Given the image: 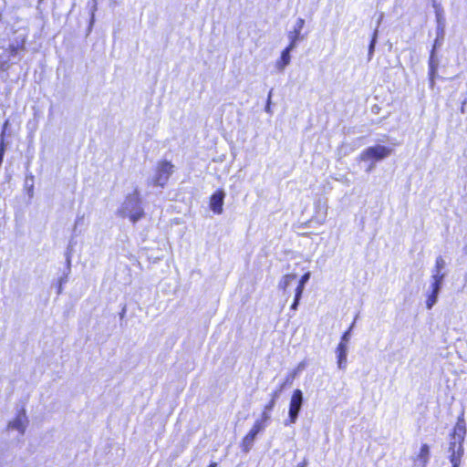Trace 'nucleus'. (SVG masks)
<instances>
[{
    "label": "nucleus",
    "mask_w": 467,
    "mask_h": 467,
    "mask_svg": "<svg viewBox=\"0 0 467 467\" xmlns=\"http://www.w3.org/2000/svg\"><path fill=\"white\" fill-rule=\"evenodd\" d=\"M116 214L121 218H129L132 223H136L144 216V209L138 187H135L131 193L125 196Z\"/></svg>",
    "instance_id": "nucleus-1"
},
{
    "label": "nucleus",
    "mask_w": 467,
    "mask_h": 467,
    "mask_svg": "<svg viewBox=\"0 0 467 467\" xmlns=\"http://www.w3.org/2000/svg\"><path fill=\"white\" fill-rule=\"evenodd\" d=\"M174 166L171 162L162 161L158 162L154 175L149 180L148 184L164 188L168 183L171 175L173 173Z\"/></svg>",
    "instance_id": "nucleus-2"
},
{
    "label": "nucleus",
    "mask_w": 467,
    "mask_h": 467,
    "mask_svg": "<svg viewBox=\"0 0 467 467\" xmlns=\"http://www.w3.org/2000/svg\"><path fill=\"white\" fill-rule=\"evenodd\" d=\"M391 153V149L383 145H375L367 148L359 155L360 161H381Z\"/></svg>",
    "instance_id": "nucleus-3"
},
{
    "label": "nucleus",
    "mask_w": 467,
    "mask_h": 467,
    "mask_svg": "<svg viewBox=\"0 0 467 467\" xmlns=\"http://www.w3.org/2000/svg\"><path fill=\"white\" fill-rule=\"evenodd\" d=\"M304 402L303 392L301 389H296L293 391L289 402L288 420L285 422V425L294 424L297 420L299 412Z\"/></svg>",
    "instance_id": "nucleus-4"
},
{
    "label": "nucleus",
    "mask_w": 467,
    "mask_h": 467,
    "mask_svg": "<svg viewBox=\"0 0 467 467\" xmlns=\"http://www.w3.org/2000/svg\"><path fill=\"white\" fill-rule=\"evenodd\" d=\"M442 286L443 284L430 281V285L425 291V306L428 310H431L438 302Z\"/></svg>",
    "instance_id": "nucleus-5"
},
{
    "label": "nucleus",
    "mask_w": 467,
    "mask_h": 467,
    "mask_svg": "<svg viewBox=\"0 0 467 467\" xmlns=\"http://www.w3.org/2000/svg\"><path fill=\"white\" fill-rule=\"evenodd\" d=\"M265 431L261 422H254L249 432L244 437L241 442V448L244 452H248L252 449L256 436Z\"/></svg>",
    "instance_id": "nucleus-6"
},
{
    "label": "nucleus",
    "mask_w": 467,
    "mask_h": 467,
    "mask_svg": "<svg viewBox=\"0 0 467 467\" xmlns=\"http://www.w3.org/2000/svg\"><path fill=\"white\" fill-rule=\"evenodd\" d=\"M28 425V419L26 410L21 409L16 418L8 423V429L17 431L20 435H23Z\"/></svg>",
    "instance_id": "nucleus-7"
},
{
    "label": "nucleus",
    "mask_w": 467,
    "mask_h": 467,
    "mask_svg": "<svg viewBox=\"0 0 467 467\" xmlns=\"http://www.w3.org/2000/svg\"><path fill=\"white\" fill-rule=\"evenodd\" d=\"M305 26V19L298 17L293 26V29L287 33V37L289 39V45L291 47H296L297 43L304 39V36L301 35V31Z\"/></svg>",
    "instance_id": "nucleus-8"
},
{
    "label": "nucleus",
    "mask_w": 467,
    "mask_h": 467,
    "mask_svg": "<svg viewBox=\"0 0 467 467\" xmlns=\"http://www.w3.org/2000/svg\"><path fill=\"white\" fill-rule=\"evenodd\" d=\"M466 434V423L463 418V414L457 419L456 424L453 428L451 441H456V445L462 444L464 441Z\"/></svg>",
    "instance_id": "nucleus-9"
},
{
    "label": "nucleus",
    "mask_w": 467,
    "mask_h": 467,
    "mask_svg": "<svg viewBox=\"0 0 467 467\" xmlns=\"http://www.w3.org/2000/svg\"><path fill=\"white\" fill-rule=\"evenodd\" d=\"M431 459L430 446L426 443L420 446V451L414 458V465L416 467H427Z\"/></svg>",
    "instance_id": "nucleus-10"
},
{
    "label": "nucleus",
    "mask_w": 467,
    "mask_h": 467,
    "mask_svg": "<svg viewBox=\"0 0 467 467\" xmlns=\"http://www.w3.org/2000/svg\"><path fill=\"white\" fill-rule=\"evenodd\" d=\"M224 196L225 193L223 190L216 191L211 196L210 208L214 213L221 214L223 213Z\"/></svg>",
    "instance_id": "nucleus-11"
},
{
    "label": "nucleus",
    "mask_w": 467,
    "mask_h": 467,
    "mask_svg": "<svg viewBox=\"0 0 467 467\" xmlns=\"http://www.w3.org/2000/svg\"><path fill=\"white\" fill-rule=\"evenodd\" d=\"M348 345H344V343H338L336 348V356H337V364L339 369L345 370L348 366Z\"/></svg>",
    "instance_id": "nucleus-12"
},
{
    "label": "nucleus",
    "mask_w": 467,
    "mask_h": 467,
    "mask_svg": "<svg viewBox=\"0 0 467 467\" xmlns=\"http://www.w3.org/2000/svg\"><path fill=\"white\" fill-rule=\"evenodd\" d=\"M462 451L463 449L462 444L456 445V441L450 442V462L451 463V467H460Z\"/></svg>",
    "instance_id": "nucleus-13"
},
{
    "label": "nucleus",
    "mask_w": 467,
    "mask_h": 467,
    "mask_svg": "<svg viewBox=\"0 0 467 467\" xmlns=\"http://www.w3.org/2000/svg\"><path fill=\"white\" fill-rule=\"evenodd\" d=\"M439 61L435 57V47L432 48L430 58H429V78L430 86H434V78L438 70Z\"/></svg>",
    "instance_id": "nucleus-14"
},
{
    "label": "nucleus",
    "mask_w": 467,
    "mask_h": 467,
    "mask_svg": "<svg viewBox=\"0 0 467 467\" xmlns=\"http://www.w3.org/2000/svg\"><path fill=\"white\" fill-rule=\"evenodd\" d=\"M295 47H291L290 45H288L281 53L280 58L275 62V67L279 71H283L286 66L290 64L291 61V56L290 53Z\"/></svg>",
    "instance_id": "nucleus-15"
},
{
    "label": "nucleus",
    "mask_w": 467,
    "mask_h": 467,
    "mask_svg": "<svg viewBox=\"0 0 467 467\" xmlns=\"http://www.w3.org/2000/svg\"><path fill=\"white\" fill-rule=\"evenodd\" d=\"M296 278V275L295 274H287L285 275L280 281L278 282V289L285 293L287 287Z\"/></svg>",
    "instance_id": "nucleus-16"
},
{
    "label": "nucleus",
    "mask_w": 467,
    "mask_h": 467,
    "mask_svg": "<svg viewBox=\"0 0 467 467\" xmlns=\"http://www.w3.org/2000/svg\"><path fill=\"white\" fill-rule=\"evenodd\" d=\"M445 277V271L431 268V275L430 281L443 284Z\"/></svg>",
    "instance_id": "nucleus-17"
},
{
    "label": "nucleus",
    "mask_w": 467,
    "mask_h": 467,
    "mask_svg": "<svg viewBox=\"0 0 467 467\" xmlns=\"http://www.w3.org/2000/svg\"><path fill=\"white\" fill-rule=\"evenodd\" d=\"M378 33L379 30L376 28L372 34V37L368 46V61L372 59L374 56L375 47L378 40Z\"/></svg>",
    "instance_id": "nucleus-18"
},
{
    "label": "nucleus",
    "mask_w": 467,
    "mask_h": 467,
    "mask_svg": "<svg viewBox=\"0 0 467 467\" xmlns=\"http://www.w3.org/2000/svg\"><path fill=\"white\" fill-rule=\"evenodd\" d=\"M310 276H311L310 272H306V273H305V274L301 276V278H300V280H299V282H298V284H297V286H296V291H299V293H302V294H303V291H304V289H305V285H306V284L309 281Z\"/></svg>",
    "instance_id": "nucleus-19"
},
{
    "label": "nucleus",
    "mask_w": 467,
    "mask_h": 467,
    "mask_svg": "<svg viewBox=\"0 0 467 467\" xmlns=\"http://www.w3.org/2000/svg\"><path fill=\"white\" fill-rule=\"evenodd\" d=\"M435 8H436V20H437V24H438V31H441V33L442 34L443 26H444V16H443L442 11L441 10L440 7L435 6Z\"/></svg>",
    "instance_id": "nucleus-20"
},
{
    "label": "nucleus",
    "mask_w": 467,
    "mask_h": 467,
    "mask_svg": "<svg viewBox=\"0 0 467 467\" xmlns=\"http://www.w3.org/2000/svg\"><path fill=\"white\" fill-rule=\"evenodd\" d=\"M445 267H446V261H445V259L441 255H439L436 258L435 265H434V266L432 268L444 271Z\"/></svg>",
    "instance_id": "nucleus-21"
},
{
    "label": "nucleus",
    "mask_w": 467,
    "mask_h": 467,
    "mask_svg": "<svg viewBox=\"0 0 467 467\" xmlns=\"http://www.w3.org/2000/svg\"><path fill=\"white\" fill-rule=\"evenodd\" d=\"M270 420V412L263 410L260 419H257L254 422H261L264 426V430L267 426V421Z\"/></svg>",
    "instance_id": "nucleus-22"
},
{
    "label": "nucleus",
    "mask_w": 467,
    "mask_h": 467,
    "mask_svg": "<svg viewBox=\"0 0 467 467\" xmlns=\"http://www.w3.org/2000/svg\"><path fill=\"white\" fill-rule=\"evenodd\" d=\"M353 327H354V323H352L351 326L349 327V328L341 336L339 343H344V345H348V341L350 340L351 331H352Z\"/></svg>",
    "instance_id": "nucleus-23"
},
{
    "label": "nucleus",
    "mask_w": 467,
    "mask_h": 467,
    "mask_svg": "<svg viewBox=\"0 0 467 467\" xmlns=\"http://www.w3.org/2000/svg\"><path fill=\"white\" fill-rule=\"evenodd\" d=\"M301 296H302V293H299V291H295V298H294V301L291 305V310L293 311H296L297 310V307L299 306V302H300V299H301Z\"/></svg>",
    "instance_id": "nucleus-24"
},
{
    "label": "nucleus",
    "mask_w": 467,
    "mask_h": 467,
    "mask_svg": "<svg viewBox=\"0 0 467 467\" xmlns=\"http://www.w3.org/2000/svg\"><path fill=\"white\" fill-rule=\"evenodd\" d=\"M8 126H9V120L6 119L3 124L2 131L0 134V141L5 142V132H6Z\"/></svg>",
    "instance_id": "nucleus-25"
},
{
    "label": "nucleus",
    "mask_w": 467,
    "mask_h": 467,
    "mask_svg": "<svg viewBox=\"0 0 467 467\" xmlns=\"http://www.w3.org/2000/svg\"><path fill=\"white\" fill-rule=\"evenodd\" d=\"M276 396H277V394L275 393L274 395L273 399L265 406L264 410L270 412L273 410V408L275 407V404Z\"/></svg>",
    "instance_id": "nucleus-26"
},
{
    "label": "nucleus",
    "mask_w": 467,
    "mask_h": 467,
    "mask_svg": "<svg viewBox=\"0 0 467 467\" xmlns=\"http://www.w3.org/2000/svg\"><path fill=\"white\" fill-rule=\"evenodd\" d=\"M84 223V215H78L75 221L74 231H77L78 225Z\"/></svg>",
    "instance_id": "nucleus-27"
},
{
    "label": "nucleus",
    "mask_w": 467,
    "mask_h": 467,
    "mask_svg": "<svg viewBox=\"0 0 467 467\" xmlns=\"http://www.w3.org/2000/svg\"><path fill=\"white\" fill-rule=\"evenodd\" d=\"M271 97H272V90H270L269 94H268V98H267V102H266V105H265V112L267 113H271Z\"/></svg>",
    "instance_id": "nucleus-28"
},
{
    "label": "nucleus",
    "mask_w": 467,
    "mask_h": 467,
    "mask_svg": "<svg viewBox=\"0 0 467 467\" xmlns=\"http://www.w3.org/2000/svg\"><path fill=\"white\" fill-rule=\"evenodd\" d=\"M97 9V5H96V2L94 3V5H93V8L91 10V16H90V26L93 25L94 23V19H95V11Z\"/></svg>",
    "instance_id": "nucleus-29"
},
{
    "label": "nucleus",
    "mask_w": 467,
    "mask_h": 467,
    "mask_svg": "<svg viewBox=\"0 0 467 467\" xmlns=\"http://www.w3.org/2000/svg\"><path fill=\"white\" fill-rule=\"evenodd\" d=\"M305 368H306V362H305V361L300 362V363L297 365V367H296L297 370H299L300 372H301L302 370H304V369H305Z\"/></svg>",
    "instance_id": "nucleus-30"
},
{
    "label": "nucleus",
    "mask_w": 467,
    "mask_h": 467,
    "mask_svg": "<svg viewBox=\"0 0 467 467\" xmlns=\"http://www.w3.org/2000/svg\"><path fill=\"white\" fill-rule=\"evenodd\" d=\"M16 52H17V47H15V46H13V45H12V46H10V54H11L12 56H15V55L16 54Z\"/></svg>",
    "instance_id": "nucleus-31"
},
{
    "label": "nucleus",
    "mask_w": 467,
    "mask_h": 467,
    "mask_svg": "<svg viewBox=\"0 0 467 467\" xmlns=\"http://www.w3.org/2000/svg\"><path fill=\"white\" fill-rule=\"evenodd\" d=\"M300 373L299 370H297V368H296L290 374H291V379H295L298 374Z\"/></svg>",
    "instance_id": "nucleus-32"
},
{
    "label": "nucleus",
    "mask_w": 467,
    "mask_h": 467,
    "mask_svg": "<svg viewBox=\"0 0 467 467\" xmlns=\"http://www.w3.org/2000/svg\"><path fill=\"white\" fill-rule=\"evenodd\" d=\"M67 276H62L59 278L58 283L61 284V285H63L67 282Z\"/></svg>",
    "instance_id": "nucleus-33"
},
{
    "label": "nucleus",
    "mask_w": 467,
    "mask_h": 467,
    "mask_svg": "<svg viewBox=\"0 0 467 467\" xmlns=\"http://www.w3.org/2000/svg\"><path fill=\"white\" fill-rule=\"evenodd\" d=\"M62 289H63V285H61V284H58V286H57V294H61L62 293Z\"/></svg>",
    "instance_id": "nucleus-34"
},
{
    "label": "nucleus",
    "mask_w": 467,
    "mask_h": 467,
    "mask_svg": "<svg viewBox=\"0 0 467 467\" xmlns=\"http://www.w3.org/2000/svg\"><path fill=\"white\" fill-rule=\"evenodd\" d=\"M293 379H291V374H289V375L287 376V379H286V381H285V382H286V383L291 382Z\"/></svg>",
    "instance_id": "nucleus-35"
},
{
    "label": "nucleus",
    "mask_w": 467,
    "mask_h": 467,
    "mask_svg": "<svg viewBox=\"0 0 467 467\" xmlns=\"http://www.w3.org/2000/svg\"><path fill=\"white\" fill-rule=\"evenodd\" d=\"M306 462H303L302 464H298L296 467H305L306 466Z\"/></svg>",
    "instance_id": "nucleus-36"
},
{
    "label": "nucleus",
    "mask_w": 467,
    "mask_h": 467,
    "mask_svg": "<svg viewBox=\"0 0 467 467\" xmlns=\"http://www.w3.org/2000/svg\"><path fill=\"white\" fill-rule=\"evenodd\" d=\"M216 463L215 462H213L209 467H216Z\"/></svg>",
    "instance_id": "nucleus-37"
},
{
    "label": "nucleus",
    "mask_w": 467,
    "mask_h": 467,
    "mask_svg": "<svg viewBox=\"0 0 467 467\" xmlns=\"http://www.w3.org/2000/svg\"><path fill=\"white\" fill-rule=\"evenodd\" d=\"M463 104H465V102H464ZM461 110H462V112H464V105H462V109H461Z\"/></svg>",
    "instance_id": "nucleus-38"
},
{
    "label": "nucleus",
    "mask_w": 467,
    "mask_h": 467,
    "mask_svg": "<svg viewBox=\"0 0 467 467\" xmlns=\"http://www.w3.org/2000/svg\"><path fill=\"white\" fill-rule=\"evenodd\" d=\"M373 169V166H369V168L368 169V171H371Z\"/></svg>",
    "instance_id": "nucleus-39"
}]
</instances>
